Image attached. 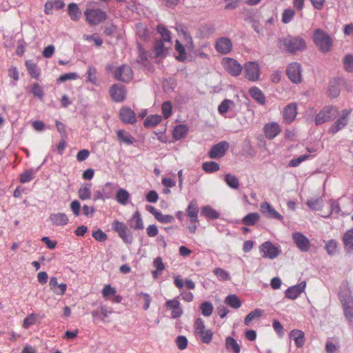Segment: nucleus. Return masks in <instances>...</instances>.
I'll return each instance as SVG.
<instances>
[{
	"instance_id": "2f4dec72",
	"label": "nucleus",
	"mask_w": 353,
	"mask_h": 353,
	"mask_svg": "<svg viewBox=\"0 0 353 353\" xmlns=\"http://www.w3.org/2000/svg\"><path fill=\"white\" fill-rule=\"evenodd\" d=\"M249 93L250 96L256 100L259 103L263 105L265 103V97L263 92L256 87H252L250 89Z\"/></svg>"
},
{
	"instance_id": "a19ab883",
	"label": "nucleus",
	"mask_w": 353,
	"mask_h": 353,
	"mask_svg": "<svg viewBox=\"0 0 353 353\" xmlns=\"http://www.w3.org/2000/svg\"><path fill=\"white\" fill-rule=\"evenodd\" d=\"M132 223L131 228L134 230H140L143 228V222L139 211H136L130 219Z\"/></svg>"
},
{
	"instance_id": "4468645a",
	"label": "nucleus",
	"mask_w": 353,
	"mask_h": 353,
	"mask_svg": "<svg viewBox=\"0 0 353 353\" xmlns=\"http://www.w3.org/2000/svg\"><path fill=\"white\" fill-rule=\"evenodd\" d=\"M230 145L228 142L223 141L214 145L208 152L210 159H220L223 157L228 150Z\"/></svg>"
},
{
	"instance_id": "49530a36",
	"label": "nucleus",
	"mask_w": 353,
	"mask_h": 353,
	"mask_svg": "<svg viewBox=\"0 0 353 353\" xmlns=\"http://www.w3.org/2000/svg\"><path fill=\"white\" fill-rule=\"evenodd\" d=\"M325 249L329 255H334L338 252V242L334 239L327 241Z\"/></svg>"
},
{
	"instance_id": "7ed1b4c3",
	"label": "nucleus",
	"mask_w": 353,
	"mask_h": 353,
	"mask_svg": "<svg viewBox=\"0 0 353 353\" xmlns=\"http://www.w3.org/2000/svg\"><path fill=\"white\" fill-rule=\"evenodd\" d=\"M181 32L183 37L184 44H181L179 41L176 40L175 43V50L179 53V55L176 57V59L182 62L187 58L186 50L192 51L194 48V46L191 35L185 30H182Z\"/></svg>"
},
{
	"instance_id": "13d9d810",
	"label": "nucleus",
	"mask_w": 353,
	"mask_h": 353,
	"mask_svg": "<svg viewBox=\"0 0 353 353\" xmlns=\"http://www.w3.org/2000/svg\"><path fill=\"white\" fill-rule=\"evenodd\" d=\"M161 110L164 118H169L172 113V103L168 101H165L161 105Z\"/></svg>"
},
{
	"instance_id": "338daca9",
	"label": "nucleus",
	"mask_w": 353,
	"mask_h": 353,
	"mask_svg": "<svg viewBox=\"0 0 353 353\" xmlns=\"http://www.w3.org/2000/svg\"><path fill=\"white\" fill-rule=\"evenodd\" d=\"M308 157H309V155L303 154V155L299 156L297 158L292 159L289 163V166L290 167H297L302 162H303L304 161L307 159Z\"/></svg>"
},
{
	"instance_id": "aec40b11",
	"label": "nucleus",
	"mask_w": 353,
	"mask_h": 353,
	"mask_svg": "<svg viewBox=\"0 0 353 353\" xmlns=\"http://www.w3.org/2000/svg\"><path fill=\"white\" fill-rule=\"evenodd\" d=\"M110 92L112 99L116 102H121L125 98L126 92L123 85L114 84Z\"/></svg>"
},
{
	"instance_id": "39448f33",
	"label": "nucleus",
	"mask_w": 353,
	"mask_h": 353,
	"mask_svg": "<svg viewBox=\"0 0 353 353\" xmlns=\"http://www.w3.org/2000/svg\"><path fill=\"white\" fill-rule=\"evenodd\" d=\"M338 109L333 105H325L317 114L314 122L316 125H320L325 122L333 120L336 114Z\"/></svg>"
},
{
	"instance_id": "4be33fe9",
	"label": "nucleus",
	"mask_w": 353,
	"mask_h": 353,
	"mask_svg": "<svg viewBox=\"0 0 353 353\" xmlns=\"http://www.w3.org/2000/svg\"><path fill=\"white\" fill-rule=\"evenodd\" d=\"M281 130L279 125L276 122L267 123L264 126L265 136L268 139H273L281 132Z\"/></svg>"
},
{
	"instance_id": "bb28decb",
	"label": "nucleus",
	"mask_w": 353,
	"mask_h": 353,
	"mask_svg": "<svg viewBox=\"0 0 353 353\" xmlns=\"http://www.w3.org/2000/svg\"><path fill=\"white\" fill-rule=\"evenodd\" d=\"M342 241L347 253L353 252V228L348 230L343 236Z\"/></svg>"
},
{
	"instance_id": "f8f14e48",
	"label": "nucleus",
	"mask_w": 353,
	"mask_h": 353,
	"mask_svg": "<svg viewBox=\"0 0 353 353\" xmlns=\"http://www.w3.org/2000/svg\"><path fill=\"white\" fill-rule=\"evenodd\" d=\"M292 240L299 250L303 252H307L310 250L311 243L308 238L300 232H296L292 234Z\"/></svg>"
},
{
	"instance_id": "09e8293b",
	"label": "nucleus",
	"mask_w": 353,
	"mask_h": 353,
	"mask_svg": "<svg viewBox=\"0 0 353 353\" xmlns=\"http://www.w3.org/2000/svg\"><path fill=\"white\" fill-rule=\"evenodd\" d=\"M323 203L321 198L312 199L307 201V205L312 210H321L323 208Z\"/></svg>"
},
{
	"instance_id": "680f3d73",
	"label": "nucleus",
	"mask_w": 353,
	"mask_h": 353,
	"mask_svg": "<svg viewBox=\"0 0 353 353\" xmlns=\"http://www.w3.org/2000/svg\"><path fill=\"white\" fill-rule=\"evenodd\" d=\"M204 343H210L212 339L213 333L210 330H205L202 334H199Z\"/></svg>"
},
{
	"instance_id": "9d476101",
	"label": "nucleus",
	"mask_w": 353,
	"mask_h": 353,
	"mask_svg": "<svg viewBox=\"0 0 353 353\" xmlns=\"http://www.w3.org/2000/svg\"><path fill=\"white\" fill-rule=\"evenodd\" d=\"M224 69L232 76H239L242 71V66L235 59L230 57L224 58L222 61Z\"/></svg>"
},
{
	"instance_id": "f03ea898",
	"label": "nucleus",
	"mask_w": 353,
	"mask_h": 353,
	"mask_svg": "<svg viewBox=\"0 0 353 353\" xmlns=\"http://www.w3.org/2000/svg\"><path fill=\"white\" fill-rule=\"evenodd\" d=\"M339 297L342 304L343 312L347 320L352 323L353 321V295L349 288L341 290Z\"/></svg>"
},
{
	"instance_id": "e2e57ef3",
	"label": "nucleus",
	"mask_w": 353,
	"mask_h": 353,
	"mask_svg": "<svg viewBox=\"0 0 353 353\" xmlns=\"http://www.w3.org/2000/svg\"><path fill=\"white\" fill-rule=\"evenodd\" d=\"M194 332L196 334H202V332L204 331L205 325L204 321L202 319L198 318L194 325Z\"/></svg>"
},
{
	"instance_id": "ddd939ff",
	"label": "nucleus",
	"mask_w": 353,
	"mask_h": 353,
	"mask_svg": "<svg viewBox=\"0 0 353 353\" xmlns=\"http://www.w3.org/2000/svg\"><path fill=\"white\" fill-rule=\"evenodd\" d=\"M260 252L263 254V258L274 259L281 252L279 248L275 247L270 241H266L259 247Z\"/></svg>"
},
{
	"instance_id": "79ce46f5",
	"label": "nucleus",
	"mask_w": 353,
	"mask_h": 353,
	"mask_svg": "<svg viewBox=\"0 0 353 353\" xmlns=\"http://www.w3.org/2000/svg\"><path fill=\"white\" fill-rule=\"evenodd\" d=\"M259 218L260 216L257 212L249 213L242 219V223L245 225H253L259 221Z\"/></svg>"
},
{
	"instance_id": "0eeeda50",
	"label": "nucleus",
	"mask_w": 353,
	"mask_h": 353,
	"mask_svg": "<svg viewBox=\"0 0 353 353\" xmlns=\"http://www.w3.org/2000/svg\"><path fill=\"white\" fill-rule=\"evenodd\" d=\"M133 71L128 65H121L114 71V79L123 83L130 82L133 79Z\"/></svg>"
},
{
	"instance_id": "4c0bfd02",
	"label": "nucleus",
	"mask_w": 353,
	"mask_h": 353,
	"mask_svg": "<svg viewBox=\"0 0 353 353\" xmlns=\"http://www.w3.org/2000/svg\"><path fill=\"white\" fill-rule=\"evenodd\" d=\"M161 117L159 114L148 116L144 121L143 125L145 128H153L161 121Z\"/></svg>"
},
{
	"instance_id": "393cba45",
	"label": "nucleus",
	"mask_w": 353,
	"mask_h": 353,
	"mask_svg": "<svg viewBox=\"0 0 353 353\" xmlns=\"http://www.w3.org/2000/svg\"><path fill=\"white\" fill-rule=\"evenodd\" d=\"M167 308L172 310V318L177 319L183 314V310L180 307V302L176 299L168 300L165 303Z\"/></svg>"
},
{
	"instance_id": "cd10ccee",
	"label": "nucleus",
	"mask_w": 353,
	"mask_h": 353,
	"mask_svg": "<svg viewBox=\"0 0 353 353\" xmlns=\"http://www.w3.org/2000/svg\"><path fill=\"white\" fill-rule=\"evenodd\" d=\"M290 337L294 341L297 347H301L305 343V334L301 330H292L290 333Z\"/></svg>"
},
{
	"instance_id": "6e6552de",
	"label": "nucleus",
	"mask_w": 353,
	"mask_h": 353,
	"mask_svg": "<svg viewBox=\"0 0 353 353\" xmlns=\"http://www.w3.org/2000/svg\"><path fill=\"white\" fill-rule=\"evenodd\" d=\"M113 230L117 232L120 238L126 243H131L132 242V235L128 230V227L125 223L120 222L117 220L114 221L112 223Z\"/></svg>"
},
{
	"instance_id": "8fccbe9b",
	"label": "nucleus",
	"mask_w": 353,
	"mask_h": 353,
	"mask_svg": "<svg viewBox=\"0 0 353 353\" xmlns=\"http://www.w3.org/2000/svg\"><path fill=\"white\" fill-rule=\"evenodd\" d=\"M163 40H157L154 45V52L157 57H161L165 54V48Z\"/></svg>"
},
{
	"instance_id": "412c9836",
	"label": "nucleus",
	"mask_w": 353,
	"mask_h": 353,
	"mask_svg": "<svg viewBox=\"0 0 353 353\" xmlns=\"http://www.w3.org/2000/svg\"><path fill=\"white\" fill-rule=\"evenodd\" d=\"M187 216L192 223H197L199 222V207L196 200H192L186 209Z\"/></svg>"
},
{
	"instance_id": "f3484780",
	"label": "nucleus",
	"mask_w": 353,
	"mask_h": 353,
	"mask_svg": "<svg viewBox=\"0 0 353 353\" xmlns=\"http://www.w3.org/2000/svg\"><path fill=\"white\" fill-rule=\"evenodd\" d=\"M245 77L250 81H257L259 78V66L256 62H248L245 64Z\"/></svg>"
},
{
	"instance_id": "2eb2a0df",
	"label": "nucleus",
	"mask_w": 353,
	"mask_h": 353,
	"mask_svg": "<svg viewBox=\"0 0 353 353\" xmlns=\"http://www.w3.org/2000/svg\"><path fill=\"white\" fill-rule=\"evenodd\" d=\"M260 210L262 214L268 219H278L281 221H283V216L266 201L260 204Z\"/></svg>"
},
{
	"instance_id": "864d4df0",
	"label": "nucleus",
	"mask_w": 353,
	"mask_h": 353,
	"mask_svg": "<svg viewBox=\"0 0 353 353\" xmlns=\"http://www.w3.org/2000/svg\"><path fill=\"white\" fill-rule=\"evenodd\" d=\"M202 314L205 316H210L213 312V305L210 302L205 301L200 306Z\"/></svg>"
},
{
	"instance_id": "5701e85b",
	"label": "nucleus",
	"mask_w": 353,
	"mask_h": 353,
	"mask_svg": "<svg viewBox=\"0 0 353 353\" xmlns=\"http://www.w3.org/2000/svg\"><path fill=\"white\" fill-rule=\"evenodd\" d=\"M49 221L53 225L64 226L68 223V216L63 212L53 213L49 216Z\"/></svg>"
},
{
	"instance_id": "473e14b6",
	"label": "nucleus",
	"mask_w": 353,
	"mask_h": 353,
	"mask_svg": "<svg viewBox=\"0 0 353 353\" xmlns=\"http://www.w3.org/2000/svg\"><path fill=\"white\" fill-rule=\"evenodd\" d=\"M339 82L336 79H332L330 81L328 86V93L331 98H336L340 94Z\"/></svg>"
},
{
	"instance_id": "69168bd1",
	"label": "nucleus",
	"mask_w": 353,
	"mask_h": 353,
	"mask_svg": "<svg viewBox=\"0 0 353 353\" xmlns=\"http://www.w3.org/2000/svg\"><path fill=\"white\" fill-rule=\"evenodd\" d=\"M92 236L94 237V239L95 240H97L99 242H103L108 238L107 234L104 232H103L101 229H98L97 230L94 231L92 232Z\"/></svg>"
},
{
	"instance_id": "e433bc0d",
	"label": "nucleus",
	"mask_w": 353,
	"mask_h": 353,
	"mask_svg": "<svg viewBox=\"0 0 353 353\" xmlns=\"http://www.w3.org/2000/svg\"><path fill=\"white\" fill-rule=\"evenodd\" d=\"M188 131V128L185 125H176L173 131V137L176 140H180L185 137Z\"/></svg>"
},
{
	"instance_id": "9b49d317",
	"label": "nucleus",
	"mask_w": 353,
	"mask_h": 353,
	"mask_svg": "<svg viewBox=\"0 0 353 353\" xmlns=\"http://www.w3.org/2000/svg\"><path fill=\"white\" fill-rule=\"evenodd\" d=\"M351 113V110L345 109L341 112L339 118L331 125L329 132L333 134H336L345 126L347 125L348 122V117Z\"/></svg>"
},
{
	"instance_id": "de8ad7c7",
	"label": "nucleus",
	"mask_w": 353,
	"mask_h": 353,
	"mask_svg": "<svg viewBox=\"0 0 353 353\" xmlns=\"http://www.w3.org/2000/svg\"><path fill=\"white\" fill-rule=\"evenodd\" d=\"M203 170L208 173H212L219 170V165L215 161L205 162L202 165Z\"/></svg>"
},
{
	"instance_id": "1a4fd4ad",
	"label": "nucleus",
	"mask_w": 353,
	"mask_h": 353,
	"mask_svg": "<svg viewBox=\"0 0 353 353\" xmlns=\"http://www.w3.org/2000/svg\"><path fill=\"white\" fill-rule=\"evenodd\" d=\"M301 65L298 62H292L287 66L286 74L294 83H299L301 81Z\"/></svg>"
},
{
	"instance_id": "dca6fc26",
	"label": "nucleus",
	"mask_w": 353,
	"mask_h": 353,
	"mask_svg": "<svg viewBox=\"0 0 353 353\" xmlns=\"http://www.w3.org/2000/svg\"><path fill=\"white\" fill-rule=\"evenodd\" d=\"M214 46L218 52L222 54H227L232 49V43L228 37H220L216 39Z\"/></svg>"
},
{
	"instance_id": "ea45409f",
	"label": "nucleus",
	"mask_w": 353,
	"mask_h": 353,
	"mask_svg": "<svg viewBox=\"0 0 353 353\" xmlns=\"http://www.w3.org/2000/svg\"><path fill=\"white\" fill-rule=\"evenodd\" d=\"M68 14L73 21H77L81 17V12L77 3H70L68 5Z\"/></svg>"
},
{
	"instance_id": "a878e982",
	"label": "nucleus",
	"mask_w": 353,
	"mask_h": 353,
	"mask_svg": "<svg viewBox=\"0 0 353 353\" xmlns=\"http://www.w3.org/2000/svg\"><path fill=\"white\" fill-rule=\"evenodd\" d=\"M297 114V106L296 103H290L284 109L283 119L288 123L292 122Z\"/></svg>"
},
{
	"instance_id": "5fc2aeb1",
	"label": "nucleus",
	"mask_w": 353,
	"mask_h": 353,
	"mask_svg": "<svg viewBox=\"0 0 353 353\" xmlns=\"http://www.w3.org/2000/svg\"><path fill=\"white\" fill-rule=\"evenodd\" d=\"M157 32L161 35L163 41L170 42L171 37L170 32L163 25H159L157 26Z\"/></svg>"
},
{
	"instance_id": "f257e3e1",
	"label": "nucleus",
	"mask_w": 353,
	"mask_h": 353,
	"mask_svg": "<svg viewBox=\"0 0 353 353\" xmlns=\"http://www.w3.org/2000/svg\"><path fill=\"white\" fill-rule=\"evenodd\" d=\"M278 46L281 50L294 54L304 50L306 48V43L299 36L287 35L278 39Z\"/></svg>"
},
{
	"instance_id": "774afa93",
	"label": "nucleus",
	"mask_w": 353,
	"mask_h": 353,
	"mask_svg": "<svg viewBox=\"0 0 353 353\" xmlns=\"http://www.w3.org/2000/svg\"><path fill=\"white\" fill-rule=\"evenodd\" d=\"M344 67L347 72H353V56L351 54L345 56L344 59Z\"/></svg>"
},
{
	"instance_id": "c03bdc74",
	"label": "nucleus",
	"mask_w": 353,
	"mask_h": 353,
	"mask_svg": "<svg viewBox=\"0 0 353 353\" xmlns=\"http://www.w3.org/2000/svg\"><path fill=\"white\" fill-rule=\"evenodd\" d=\"M263 311L261 309L256 308L250 312L245 318L244 323L246 325H250L251 321L255 319L262 316Z\"/></svg>"
},
{
	"instance_id": "6ab92c4d",
	"label": "nucleus",
	"mask_w": 353,
	"mask_h": 353,
	"mask_svg": "<svg viewBox=\"0 0 353 353\" xmlns=\"http://www.w3.org/2000/svg\"><path fill=\"white\" fill-rule=\"evenodd\" d=\"M119 117L125 124H133L137 121L135 112L130 108L124 107L120 110Z\"/></svg>"
},
{
	"instance_id": "b1692460",
	"label": "nucleus",
	"mask_w": 353,
	"mask_h": 353,
	"mask_svg": "<svg viewBox=\"0 0 353 353\" xmlns=\"http://www.w3.org/2000/svg\"><path fill=\"white\" fill-rule=\"evenodd\" d=\"M49 286L50 290L57 295H63L67 289V285L63 283H58L57 278L55 276L50 278Z\"/></svg>"
},
{
	"instance_id": "3c124183",
	"label": "nucleus",
	"mask_w": 353,
	"mask_h": 353,
	"mask_svg": "<svg viewBox=\"0 0 353 353\" xmlns=\"http://www.w3.org/2000/svg\"><path fill=\"white\" fill-rule=\"evenodd\" d=\"M30 92L34 97L41 100L43 99L44 96L43 89L38 83H34L32 84Z\"/></svg>"
},
{
	"instance_id": "58836bf2",
	"label": "nucleus",
	"mask_w": 353,
	"mask_h": 353,
	"mask_svg": "<svg viewBox=\"0 0 353 353\" xmlns=\"http://www.w3.org/2000/svg\"><path fill=\"white\" fill-rule=\"evenodd\" d=\"M225 347L228 350H232L234 353H240L241 348L236 341L231 337L228 336L225 339Z\"/></svg>"
},
{
	"instance_id": "bf43d9fd",
	"label": "nucleus",
	"mask_w": 353,
	"mask_h": 353,
	"mask_svg": "<svg viewBox=\"0 0 353 353\" xmlns=\"http://www.w3.org/2000/svg\"><path fill=\"white\" fill-rule=\"evenodd\" d=\"M155 219L163 223H171L174 221V218L172 215L163 214L161 212H159L156 216Z\"/></svg>"
},
{
	"instance_id": "37998d69",
	"label": "nucleus",
	"mask_w": 353,
	"mask_h": 353,
	"mask_svg": "<svg viewBox=\"0 0 353 353\" xmlns=\"http://www.w3.org/2000/svg\"><path fill=\"white\" fill-rule=\"evenodd\" d=\"M225 303L234 309H238L241 305V302L236 294L227 296L225 299Z\"/></svg>"
},
{
	"instance_id": "20e7f679",
	"label": "nucleus",
	"mask_w": 353,
	"mask_h": 353,
	"mask_svg": "<svg viewBox=\"0 0 353 353\" xmlns=\"http://www.w3.org/2000/svg\"><path fill=\"white\" fill-rule=\"evenodd\" d=\"M313 40L321 52L326 53L330 51L332 46V39L324 30L319 28L315 30Z\"/></svg>"
},
{
	"instance_id": "052dcab7",
	"label": "nucleus",
	"mask_w": 353,
	"mask_h": 353,
	"mask_svg": "<svg viewBox=\"0 0 353 353\" xmlns=\"http://www.w3.org/2000/svg\"><path fill=\"white\" fill-rule=\"evenodd\" d=\"M37 315L36 314L32 313L25 318L23 323V327L28 329L30 326L35 324L37 321Z\"/></svg>"
},
{
	"instance_id": "6e6d98bb",
	"label": "nucleus",
	"mask_w": 353,
	"mask_h": 353,
	"mask_svg": "<svg viewBox=\"0 0 353 353\" xmlns=\"http://www.w3.org/2000/svg\"><path fill=\"white\" fill-rule=\"evenodd\" d=\"M295 15V11L292 8H287L284 10L282 14V22L283 23H290Z\"/></svg>"
},
{
	"instance_id": "603ef678",
	"label": "nucleus",
	"mask_w": 353,
	"mask_h": 353,
	"mask_svg": "<svg viewBox=\"0 0 353 353\" xmlns=\"http://www.w3.org/2000/svg\"><path fill=\"white\" fill-rule=\"evenodd\" d=\"M36 171L33 170H27L20 175V182L26 183L34 178Z\"/></svg>"
},
{
	"instance_id": "a18cd8bd",
	"label": "nucleus",
	"mask_w": 353,
	"mask_h": 353,
	"mask_svg": "<svg viewBox=\"0 0 353 353\" xmlns=\"http://www.w3.org/2000/svg\"><path fill=\"white\" fill-rule=\"evenodd\" d=\"M225 182L226 184L232 189H238L239 187V179L232 174H227L225 176Z\"/></svg>"
},
{
	"instance_id": "f704fd0d",
	"label": "nucleus",
	"mask_w": 353,
	"mask_h": 353,
	"mask_svg": "<svg viewBox=\"0 0 353 353\" xmlns=\"http://www.w3.org/2000/svg\"><path fill=\"white\" fill-rule=\"evenodd\" d=\"M117 134L119 140L127 145H131L135 141L134 138L131 134L123 130H118Z\"/></svg>"
},
{
	"instance_id": "0e129e2a",
	"label": "nucleus",
	"mask_w": 353,
	"mask_h": 353,
	"mask_svg": "<svg viewBox=\"0 0 353 353\" xmlns=\"http://www.w3.org/2000/svg\"><path fill=\"white\" fill-rule=\"evenodd\" d=\"M233 104V101L230 99L223 100L219 105L218 110L221 114L226 113L230 105Z\"/></svg>"
},
{
	"instance_id": "c756f323",
	"label": "nucleus",
	"mask_w": 353,
	"mask_h": 353,
	"mask_svg": "<svg viewBox=\"0 0 353 353\" xmlns=\"http://www.w3.org/2000/svg\"><path fill=\"white\" fill-rule=\"evenodd\" d=\"M78 196L82 200H88L91 198V183H84L78 190Z\"/></svg>"
},
{
	"instance_id": "423d86ee",
	"label": "nucleus",
	"mask_w": 353,
	"mask_h": 353,
	"mask_svg": "<svg viewBox=\"0 0 353 353\" xmlns=\"http://www.w3.org/2000/svg\"><path fill=\"white\" fill-rule=\"evenodd\" d=\"M85 16L86 21L91 26L98 25L107 19L106 12L99 8L86 10Z\"/></svg>"
},
{
	"instance_id": "72a5a7b5",
	"label": "nucleus",
	"mask_w": 353,
	"mask_h": 353,
	"mask_svg": "<svg viewBox=\"0 0 353 353\" xmlns=\"http://www.w3.org/2000/svg\"><path fill=\"white\" fill-rule=\"evenodd\" d=\"M26 66L30 75L36 79H38L40 76V70L37 67V64L34 63L32 60H28L26 61Z\"/></svg>"
},
{
	"instance_id": "c85d7f7f",
	"label": "nucleus",
	"mask_w": 353,
	"mask_h": 353,
	"mask_svg": "<svg viewBox=\"0 0 353 353\" xmlns=\"http://www.w3.org/2000/svg\"><path fill=\"white\" fill-rule=\"evenodd\" d=\"M117 185L112 182L105 183L101 188V191L106 199H111L115 190H117Z\"/></svg>"
},
{
	"instance_id": "a211bd4d",
	"label": "nucleus",
	"mask_w": 353,
	"mask_h": 353,
	"mask_svg": "<svg viewBox=\"0 0 353 353\" xmlns=\"http://www.w3.org/2000/svg\"><path fill=\"white\" fill-rule=\"evenodd\" d=\"M306 287V282L302 281L300 283L288 288L285 292V297L289 299H296L304 290Z\"/></svg>"
},
{
	"instance_id": "c9c22d12",
	"label": "nucleus",
	"mask_w": 353,
	"mask_h": 353,
	"mask_svg": "<svg viewBox=\"0 0 353 353\" xmlns=\"http://www.w3.org/2000/svg\"><path fill=\"white\" fill-rule=\"evenodd\" d=\"M201 214L206 218L216 219L219 218V213L210 205H205L201 208Z\"/></svg>"
},
{
	"instance_id": "7c9ffc66",
	"label": "nucleus",
	"mask_w": 353,
	"mask_h": 353,
	"mask_svg": "<svg viewBox=\"0 0 353 353\" xmlns=\"http://www.w3.org/2000/svg\"><path fill=\"white\" fill-rule=\"evenodd\" d=\"M130 197V193L124 188H119L115 195L116 201L123 205L127 204Z\"/></svg>"
},
{
	"instance_id": "4d7b16f0",
	"label": "nucleus",
	"mask_w": 353,
	"mask_h": 353,
	"mask_svg": "<svg viewBox=\"0 0 353 353\" xmlns=\"http://www.w3.org/2000/svg\"><path fill=\"white\" fill-rule=\"evenodd\" d=\"M213 272L220 281H227L230 279V274L223 268H216L214 270Z\"/></svg>"
}]
</instances>
